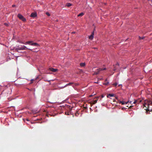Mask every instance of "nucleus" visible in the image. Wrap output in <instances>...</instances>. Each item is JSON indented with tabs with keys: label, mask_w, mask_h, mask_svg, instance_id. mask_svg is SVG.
<instances>
[{
	"label": "nucleus",
	"mask_w": 152,
	"mask_h": 152,
	"mask_svg": "<svg viewBox=\"0 0 152 152\" xmlns=\"http://www.w3.org/2000/svg\"><path fill=\"white\" fill-rule=\"evenodd\" d=\"M15 50L17 51L18 52L21 53V52L19 51V50H25L27 49H29L31 50L33 52H36V51H33V49H30V48H27L26 46L25 45H21L20 46H16V47L15 48Z\"/></svg>",
	"instance_id": "obj_1"
},
{
	"label": "nucleus",
	"mask_w": 152,
	"mask_h": 152,
	"mask_svg": "<svg viewBox=\"0 0 152 152\" xmlns=\"http://www.w3.org/2000/svg\"><path fill=\"white\" fill-rule=\"evenodd\" d=\"M143 105L144 107H145L146 109H145V110H146V112L147 113L148 111H149L150 110L148 109L149 107V104L148 103H145V101L144 104H143Z\"/></svg>",
	"instance_id": "obj_2"
},
{
	"label": "nucleus",
	"mask_w": 152,
	"mask_h": 152,
	"mask_svg": "<svg viewBox=\"0 0 152 152\" xmlns=\"http://www.w3.org/2000/svg\"><path fill=\"white\" fill-rule=\"evenodd\" d=\"M18 17L23 22H25L26 21V19L20 14H18Z\"/></svg>",
	"instance_id": "obj_3"
},
{
	"label": "nucleus",
	"mask_w": 152,
	"mask_h": 152,
	"mask_svg": "<svg viewBox=\"0 0 152 152\" xmlns=\"http://www.w3.org/2000/svg\"><path fill=\"white\" fill-rule=\"evenodd\" d=\"M106 69L105 68H99V69H97V72H95L94 74H95V75H97L99 73V72L100 71L105 70Z\"/></svg>",
	"instance_id": "obj_4"
},
{
	"label": "nucleus",
	"mask_w": 152,
	"mask_h": 152,
	"mask_svg": "<svg viewBox=\"0 0 152 152\" xmlns=\"http://www.w3.org/2000/svg\"><path fill=\"white\" fill-rule=\"evenodd\" d=\"M33 42V41H27V42H26L25 43L21 42H20V43L25 44V45L28 44L29 45H30V44L31 43H32Z\"/></svg>",
	"instance_id": "obj_5"
},
{
	"label": "nucleus",
	"mask_w": 152,
	"mask_h": 152,
	"mask_svg": "<svg viewBox=\"0 0 152 152\" xmlns=\"http://www.w3.org/2000/svg\"><path fill=\"white\" fill-rule=\"evenodd\" d=\"M95 30V28L94 29L92 33L89 36V38L91 39L92 40L94 38V31Z\"/></svg>",
	"instance_id": "obj_6"
},
{
	"label": "nucleus",
	"mask_w": 152,
	"mask_h": 152,
	"mask_svg": "<svg viewBox=\"0 0 152 152\" xmlns=\"http://www.w3.org/2000/svg\"><path fill=\"white\" fill-rule=\"evenodd\" d=\"M49 70H50V71L53 72H56L58 71V69H54L53 68H49Z\"/></svg>",
	"instance_id": "obj_7"
},
{
	"label": "nucleus",
	"mask_w": 152,
	"mask_h": 152,
	"mask_svg": "<svg viewBox=\"0 0 152 152\" xmlns=\"http://www.w3.org/2000/svg\"><path fill=\"white\" fill-rule=\"evenodd\" d=\"M30 16L33 18H35L37 16V14L36 12H32Z\"/></svg>",
	"instance_id": "obj_8"
},
{
	"label": "nucleus",
	"mask_w": 152,
	"mask_h": 152,
	"mask_svg": "<svg viewBox=\"0 0 152 152\" xmlns=\"http://www.w3.org/2000/svg\"><path fill=\"white\" fill-rule=\"evenodd\" d=\"M30 45L35 46L37 47L40 46V45L39 44L37 43H33V42H32V43H31L30 44Z\"/></svg>",
	"instance_id": "obj_9"
},
{
	"label": "nucleus",
	"mask_w": 152,
	"mask_h": 152,
	"mask_svg": "<svg viewBox=\"0 0 152 152\" xmlns=\"http://www.w3.org/2000/svg\"><path fill=\"white\" fill-rule=\"evenodd\" d=\"M129 102V101L126 102L124 101H118V103L119 104H126Z\"/></svg>",
	"instance_id": "obj_10"
},
{
	"label": "nucleus",
	"mask_w": 152,
	"mask_h": 152,
	"mask_svg": "<svg viewBox=\"0 0 152 152\" xmlns=\"http://www.w3.org/2000/svg\"><path fill=\"white\" fill-rule=\"evenodd\" d=\"M73 84L74 86H78V84H77L75 83H69L66 84L65 86H68L69 84Z\"/></svg>",
	"instance_id": "obj_11"
},
{
	"label": "nucleus",
	"mask_w": 152,
	"mask_h": 152,
	"mask_svg": "<svg viewBox=\"0 0 152 152\" xmlns=\"http://www.w3.org/2000/svg\"><path fill=\"white\" fill-rule=\"evenodd\" d=\"M145 103H148L149 104V105L150 104H152V101H151L145 100Z\"/></svg>",
	"instance_id": "obj_12"
},
{
	"label": "nucleus",
	"mask_w": 152,
	"mask_h": 152,
	"mask_svg": "<svg viewBox=\"0 0 152 152\" xmlns=\"http://www.w3.org/2000/svg\"><path fill=\"white\" fill-rule=\"evenodd\" d=\"M103 84L106 85H107L109 84V82L108 81H107V79H106L105 80V82Z\"/></svg>",
	"instance_id": "obj_13"
},
{
	"label": "nucleus",
	"mask_w": 152,
	"mask_h": 152,
	"mask_svg": "<svg viewBox=\"0 0 152 152\" xmlns=\"http://www.w3.org/2000/svg\"><path fill=\"white\" fill-rule=\"evenodd\" d=\"M84 13L83 12H81L77 15L78 17H81L84 15Z\"/></svg>",
	"instance_id": "obj_14"
},
{
	"label": "nucleus",
	"mask_w": 152,
	"mask_h": 152,
	"mask_svg": "<svg viewBox=\"0 0 152 152\" xmlns=\"http://www.w3.org/2000/svg\"><path fill=\"white\" fill-rule=\"evenodd\" d=\"M85 64L84 63H80V65L81 67H83L85 66Z\"/></svg>",
	"instance_id": "obj_15"
},
{
	"label": "nucleus",
	"mask_w": 152,
	"mask_h": 152,
	"mask_svg": "<svg viewBox=\"0 0 152 152\" xmlns=\"http://www.w3.org/2000/svg\"><path fill=\"white\" fill-rule=\"evenodd\" d=\"M114 96V94H109L107 96V97L108 98L110 96Z\"/></svg>",
	"instance_id": "obj_16"
},
{
	"label": "nucleus",
	"mask_w": 152,
	"mask_h": 152,
	"mask_svg": "<svg viewBox=\"0 0 152 152\" xmlns=\"http://www.w3.org/2000/svg\"><path fill=\"white\" fill-rule=\"evenodd\" d=\"M72 5V4L69 3H68L66 4V6H67L68 7H69Z\"/></svg>",
	"instance_id": "obj_17"
},
{
	"label": "nucleus",
	"mask_w": 152,
	"mask_h": 152,
	"mask_svg": "<svg viewBox=\"0 0 152 152\" xmlns=\"http://www.w3.org/2000/svg\"><path fill=\"white\" fill-rule=\"evenodd\" d=\"M118 84V83L115 82L113 84V86H117Z\"/></svg>",
	"instance_id": "obj_18"
},
{
	"label": "nucleus",
	"mask_w": 152,
	"mask_h": 152,
	"mask_svg": "<svg viewBox=\"0 0 152 152\" xmlns=\"http://www.w3.org/2000/svg\"><path fill=\"white\" fill-rule=\"evenodd\" d=\"M97 101H98V99L94 101L93 104H96V103Z\"/></svg>",
	"instance_id": "obj_19"
},
{
	"label": "nucleus",
	"mask_w": 152,
	"mask_h": 152,
	"mask_svg": "<svg viewBox=\"0 0 152 152\" xmlns=\"http://www.w3.org/2000/svg\"><path fill=\"white\" fill-rule=\"evenodd\" d=\"M138 100H135L133 102V103H134V104L137 103L138 102Z\"/></svg>",
	"instance_id": "obj_20"
},
{
	"label": "nucleus",
	"mask_w": 152,
	"mask_h": 152,
	"mask_svg": "<svg viewBox=\"0 0 152 152\" xmlns=\"http://www.w3.org/2000/svg\"><path fill=\"white\" fill-rule=\"evenodd\" d=\"M48 16H50V15L48 12H46L45 13Z\"/></svg>",
	"instance_id": "obj_21"
},
{
	"label": "nucleus",
	"mask_w": 152,
	"mask_h": 152,
	"mask_svg": "<svg viewBox=\"0 0 152 152\" xmlns=\"http://www.w3.org/2000/svg\"><path fill=\"white\" fill-rule=\"evenodd\" d=\"M138 100V102L137 103H140L142 101V100H140V99H138V100Z\"/></svg>",
	"instance_id": "obj_22"
},
{
	"label": "nucleus",
	"mask_w": 152,
	"mask_h": 152,
	"mask_svg": "<svg viewBox=\"0 0 152 152\" xmlns=\"http://www.w3.org/2000/svg\"><path fill=\"white\" fill-rule=\"evenodd\" d=\"M65 114L66 115H69V114H70V113L69 112H66Z\"/></svg>",
	"instance_id": "obj_23"
},
{
	"label": "nucleus",
	"mask_w": 152,
	"mask_h": 152,
	"mask_svg": "<svg viewBox=\"0 0 152 152\" xmlns=\"http://www.w3.org/2000/svg\"><path fill=\"white\" fill-rule=\"evenodd\" d=\"M144 37H139V38L140 39H144Z\"/></svg>",
	"instance_id": "obj_24"
},
{
	"label": "nucleus",
	"mask_w": 152,
	"mask_h": 152,
	"mask_svg": "<svg viewBox=\"0 0 152 152\" xmlns=\"http://www.w3.org/2000/svg\"><path fill=\"white\" fill-rule=\"evenodd\" d=\"M96 94L95 93V94H92V95H90V96H89L90 97H91L92 96H93V95H96Z\"/></svg>",
	"instance_id": "obj_25"
},
{
	"label": "nucleus",
	"mask_w": 152,
	"mask_h": 152,
	"mask_svg": "<svg viewBox=\"0 0 152 152\" xmlns=\"http://www.w3.org/2000/svg\"><path fill=\"white\" fill-rule=\"evenodd\" d=\"M133 107V106H130L129 107V108L131 109L132 108V107Z\"/></svg>",
	"instance_id": "obj_26"
},
{
	"label": "nucleus",
	"mask_w": 152,
	"mask_h": 152,
	"mask_svg": "<svg viewBox=\"0 0 152 152\" xmlns=\"http://www.w3.org/2000/svg\"><path fill=\"white\" fill-rule=\"evenodd\" d=\"M101 96L102 97V98L104 97V96L103 95H102Z\"/></svg>",
	"instance_id": "obj_27"
},
{
	"label": "nucleus",
	"mask_w": 152,
	"mask_h": 152,
	"mask_svg": "<svg viewBox=\"0 0 152 152\" xmlns=\"http://www.w3.org/2000/svg\"><path fill=\"white\" fill-rule=\"evenodd\" d=\"M129 102L130 103V104H132V101H130V102L129 101Z\"/></svg>",
	"instance_id": "obj_28"
},
{
	"label": "nucleus",
	"mask_w": 152,
	"mask_h": 152,
	"mask_svg": "<svg viewBox=\"0 0 152 152\" xmlns=\"http://www.w3.org/2000/svg\"><path fill=\"white\" fill-rule=\"evenodd\" d=\"M15 5H12V7H15Z\"/></svg>",
	"instance_id": "obj_29"
},
{
	"label": "nucleus",
	"mask_w": 152,
	"mask_h": 152,
	"mask_svg": "<svg viewBox=\"0 0 152 152\" xmlns=\"http://www.w3.org/2000/svg\"><path fill=\"white\" fill-rule=\"evenodd\" d=\"M127 109V108H126L125 109ZM124 109H125L124 107H123L122 109V110H124Z\"/></svg>",
	"instance_id": "obj_30"
},
{
	"label": "nucleus",
	"mask_w": 152,
	"mask_h": 152,
	"mask_svg": "<svg viewBox=\"0 0 152 152\" xmlns=\"http://www.w3.org/2000/svg\"><path fill=\"white\" fill-rule=\"evenodd\" d=\"M4 24L6 25H8V24L6 23H4Z\"/></svg>",
	"instance_id": "obj_31"
},
{
	"label": "nucleus",
	"mask_w": 152,
	"mask_h": 152,
	"mask_svg": "<svg viewBox=\"0 0 152 152\" xmlns=\"http://www.w3.org/2000/svg\"><path fill=\"white\" fill-rule=\"evenodd\" d=\"M118 86H122V85L121 84H118Z\"/></svg>",
	"instance_id": "obj_32"
},
{
	"label": "nucleus",
	"mask_w": 152,
	"mask_h": 152,
	"mask_svg": "<svg viewBox=\"0 0 152 152\" xmlns=\"http://www.w3.org/2000/svg\"><path fill=\"white\" fill-rule=\"evenodd\" d=\"M118 86H122V85L121 84H118Z\"/></svg>",
	"instance_id": "obj_33"
},
{
	"label": "nucleus",
	"mask_w": 152,
	"mask_h": 152,
	"mask_svg": "<svg viewBox=\"0 0 152 152\" xmlns=\"http://www.w3.org/2000/svg\"><path fill=\"white\" fill-rule=\"evenodd\" d=\"M38 78V76H37L36 77V79H37V78Z\"/></svg>",
	"instance_id": "obj_34"
},
{
	"label": "nucleus",
	"mask_w": 152,
	"mask_h": 152,
	"mask_svg": "<svg viewBox=\"0 0 152 152\" xmlns=\"http://www.w3.org/2000/svg\"><path fill=\"white\" fill-rule=\"evenodd\" d=\"M75 32H72V33H75Z\"/></svg>",
	"instance_id": "obj_35"
},
{
	"label": "nucleus",
	"mask_w": 152,
	"mask_h": 152,
	"mask_svg": "<svg viewBox=\"0 0 152 152\" xmlns=\"http://www.w3.org/2000/svg\"><path fill=\"white\" fill-rule=\"evenodd\" d=\"M115 70H116V69H113V70H114V71H115Z\"/></svg>",
	"instance_id": "obj_36"
},
{
	"label": "nucleus",
	"mask_w": 152,
	"mask_h": 152,
	"mask_svg": "<svg viewBox=\"0 0 152 152\" xmlns=\"http://www.w3.org/2000/svg\"><path fill=\"white\" fill-rule=\"evenodd\" d=\"M66 86H64V87H62V88H64Z\"/></svg>",
	"instance_id": "obj_37"
},
{
	"label": "nucleus",
	"mask_w": 152,
	"mask_h": 152,
	"mask_svg": "<svg viewBox=\"0 0 152 152\" xmlns=\"http://www.w3.org/2000/svg\"><path fill=\"white\" fill-rule=\"evenodd\" d=\"M34 80V79H32V80H31V81H32V80Z\"/></svg>",
	"instance_id": "obj_38"
},
{
	"label": "nucleus",
	"mask_w": 152,
	"mask_h": 152,
	"mask_svg": "<svg viewBox=\"0 0 152 152\" xmlns=\"http://www.w3.org/2000/svg\"><path fill=\"white\" fill-rule=\"evenodd\" d=\"M34 113H36L37 112H34Z\"/></svg>",
	"instance_id": "obj_39"
},
{
	"label": "nucleus",
	"mask_w": 152,
	"mask_h": 152,
	"mask_svg": "<svg viewBox=\"0 0 152 152\" xmlns=\"http://www.w3.org/2000/svg\"><path fill=\"white\" fill-rule=\"evenodd\" d=\"M117 64L118 65H119V64H118V63H117Z\"/></svg>",
	"instance_id": "obj_40"
},
{
	"label": "nucleus",
	"mask_w": 152,
	"mask_h": 152,
	"mask_svg": "<svg viewBox=\"0 0 152 152\" xmlns=\"http://www.w3.org/2000/svg\"><path fill=\"white\" fill-rule=\"evenodd\" d=\"M95 83H98L97 82H94Z\"/></svg>",
	"instance_id": "obj_41"
},
{
	"label": "nucleus",
	"mask_w": 152,
	"mask_h": 152,
	"mask_svg": "<svg viewBox=\"0 0 152 152\" xmlns=\"http://www.w3.org/2000/svg\"><path fill=\"white\" fill-rule=\"evenodd\" d=\"M10 84V83H9L8 84Z\"/></svg>",
	"instance_id": "obj_42"
},
{
	"label": "nucleus",
	"mask_w": 152,
	"mask_h": 152,
	"mask_svg": "<svg viewBox=\"0 0 152 152\" xmlns=\"http://www.w3.org/2000/svg\"><path fill=\"white\" fill-rule=\"evenodd\" d=\"M151 111H152V110Z\"/></svg>",
	"instance_id": "obj_43"
}]
</instances>
